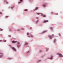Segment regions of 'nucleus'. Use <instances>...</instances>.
<instances>
[{"instance_id": "nucleus-38", "label": "nucleus", "mask_w": 63, "mask_h": 63, "mask_svg": "<svg viewBox=\"0 0 63 63\" xmlns=\"http://www.w3.org/2000/svg\"><path fill=\"white\" fill-rule=\"evenodd\" d=\"M9 31H11V30H9Z\"/></svg>"}, {"instance_id": "nucleus-31", "label": "nucleus", "mask_w": 63, "mask_h": 63, "mask_svg": "<svg viewBox=\"0 0 63 63\" xmlns=\"http://www.w3.org/2000/svg\"><path fill=\"white\" fill-rule=\"evenodd\" d=\"M51 14H53V12H52L51 13Z\"/></svg>"}, {"instance_id": "nucleus-24", "label": "nucleus", "mask_w": 63, "mask_h": 63, "mask_svg": "<svg viewBox=\"0 0 63 63\" xmlns=\"http://www.w3.org/2000/svg\"><path fill=\"white\" fill-rule=\"evenodd\" d=\"M4 2H7V0H4Z\"/></svg>"}, {"instance_id": "nucleus-9", "label": "nucleus", "mask_w": 63, "mask_h": 63, "mask_svg": "<svg viewBox=\"0 0 63 63\" xmlns=\"http://www.w3.org/2000/svg\"><path fill=\"white\" fill-rule=\"evenodd\" d=\"M53 58V56H52L51 58H49L50 59H52Z\"/></svg>"}, {"instance_id": "nucleus-36", "label": "nucleus", "mask_w": 63, "mask_h": 63, "mask_svg": "<svg viewBox=\"0 0 63 63\" xmlns=\"http://www.w3.org/2000/svg\"><path fill=\"white\" fill-rule=\"evenodd\" d=\"M6 3H7V4H8V2H6Z\"/></svg>"}, {"instance_id": "nucleus-8", "label": "nucleus", "mask_w": 63, "mask_h": 63, "mask_svg": "<svg viewBox=\"0 0 63 63\" xmlns=\"http://www.w3.org/2000/svg\"><path fill=\"white\" fill-rule=\"evenodd\" d=\"M2 55L0 56V58H2V57L3 56V55L1 54Z\"/></svg>"}, {"instance_id": "nucleus-10", "label": "nucleus", "mask_w": 63, "mask_h": 63, "mask_svg": "<svg viewBox=\"0 0 63 63\" xmlns=\"http://www.w3.org/2000/svg\"><path fill=\"white\" fill-rule=\"evenodd\" d=\"M28 11V9H25L24 10V11Z\"/></svg>"}, {"instance_id": "nucleus-17", "label": "nucleus", "mask_w": 63, "mask_h": 63, "mask_svg": "<svg viewBox=\"0 0 63 63\" xmlns=\"http://www.w3.org/2000/svg\"><path fill=\"white\" fill-rule=\"evenodd\" d=\"M27 35H29V33L28 32V33H27Z\"/></svg>"}, {"instance_id": "nucleus-15", "label": "nucleus", "mask_w": 63, "mask_h": 63, "mask_svg": "<svg viewBox=\"0 0 63 63\" xmlns=\"http://www.w3.org/2000/svg\"><path fill=\"white\" fill-rule=\"evenodd\" d=\"M43 7H46V5L45 4H43Z\"/></svg>"}, {"instance_id": "nucleus-40", "label": "nucleus", "mask_w": 63, "mask_h": 63, "mask_svg": "<svg viewBox=\"0 0 63 63\" xmlns=\"http://www.w3.org/2000/svg\"><path fill=\"white\" fill-rule=\"evenodd\" d=\"M1 29V28H0V30Z\"/></svg>"}, {"instance_id": "nucleus-39", "label": "nucleus", "mask_w": 63, "mask_h": 63, "mask_svg": "<svg viewBox=\"0 0 63 63\" xmlns=\"http://www.w3.org/2000/svg\"><path fill=\"white\" fill-rule=\"evenodd\" d=\"M10 37H11V35H10Z\"/></svg>"}, {"instance_id": "nucleus-28", "label": "nucleus", "mask_w": 63, "mask_h": 63, "mask_svg": "<svg viewBox=\"0 0 63 63\" xmlns=\"http://www.w3.org/2000/svg\"><path fill=\"white\" fill-rule=\"evenodd\" d=\"M28 37H30V36H28Z\"/></svg>"}, {"instance_id": "nucleus-27", "label": "nucleus", "mask_w": 63, "mask_h": 63, "mask_svg": "<svg viewBox=\"0 0 63 63\" xmlns=\"http://www.w3.org/2000/svg\"><path fill=\"white\" fill-rule=\"evenodd\" d=\"M6 17H8V16H6Z\"/></svg>"}, {"instance_id": "nucleus-21", "label": "nucleus", "mask_w": 63, "mask_h": 63, "mask_svg": "<svg viewBox=\"0 0 63 63\" xmlns=\"http://www.w3.org/2000/svg\"><path fill=\"white\" fill-rule=\"evenodd\" d=\"M17 46L18 47H20V45H17Z\"/></svg>"}, {"instance_id": "nucleus-25", "label": "nucleus", "mask_w": 63, "mask_h": 63, "mask_svg": "<svg viewBox=\"0 0 63 63\" xmlns=\"http://www.w3.org/2000/svg\"><path fill=\"white\" fill-rule=\"evenodd\" d=\"M4 42H6V40H4L3 41Z\"/></svg>"}, {"instance_id": "nucleus-16", "label": "nucleus", "mask_w": 63, "mask_h": 63, "mask_svg": "<svg viewBox=\"0 0 63 63\" xmlns=\"http://www.w3.org/2000/svg\"><path fill=\"white\" fill-rule=\"evenodd\" d=\"M50 29L52 30V29H53V28H52L51 27V28H50Z\"/></svg>"}, {"instance_id": "nucleus-6", "label": "nucleus", "mask_w": 63, "mask_h": 63, "mask_svg": "<svg viewBox=\"0 0 63 63\" xmlns=\"http://www.w3.org/2000/svg\"><path fill=\"white\" fill-rule=\"evenodd\" d=\"M38 9V7H36L35 8V11H36V10H37Z\"/></svg>"}, {"instance_id": "nucleus-35", "label": "nucleus", "mask_w": 63, "mask_h": 63, "mask_svg": "<svg viewBox=\"0 0 63 63\" xmlns=\"http://www.w3.org/2000/svg\"><path fill=\"white\" fill-rule=\"evenodd\" d=\"M0 14H2V13L1 12L0 13Z\"/></svg>"}, {"instance_id": "nucleus-18", "label": "nucleus", "mask_w": 63, "mask_h": 63, "mask_svg": "<svg viewBox=\"0 0 63 63\" xmlns=\"http://www.w3.org/2000/svg\"><path fill=\"white\" fill-rule=\"evenodd\" d=\"M30 36H31V37H33V35H32V34H30Z\"/></svg>"}, {"instance_id": "nucleus-13", "label": "nucleus", "mask_w": 63, "mask_h": 63, "mask_svg": "<svg viewBox=\"0 0 63 63\" xmlns=\"http://www.w3.org/2000/svg\"><path fill=\"white\" fill-rule=\"evenodd\" d=\"M46 16L45 15H44L43 16V17H45Z\"/></svg>"}, {"instance_id": "nucleus-20", "label": "nucleus", "mask_w": 63, "mask_h": 63, "mask_svg": "<svg viewBox=\"0 0 63 63\" xmlns=\"http://www.w3.org/2000/svg\"><path fill=\"white\" fill-rule=\"evenodd\" d=\"M56 40V39H54V43H55V41Z\"/></svg>"}, {"instance_id": "nucleus-3", "label": "nucleus", "mask_w": 63, "mask_h": 63, "mask_svg": "<svg viewBox=\"0 0 63 63\" xmlns=\"http://www.w3.org/2000/svg\"><path fill=\"white\" fill-rule=\"evenodd\" d=\"M57 54L58 55H59L60 57H63V56H62V55L61 54H59V53H58Z\"/></svg>"}, {"instance_id": "nucleus-34", "label": "nucleus", "mask_w": 63, "mask_h": 63, "mask_svg": "<svg viewBox=\"0 0 63 63\" xmlns=\"http://www.w3.org/2000/svg\"><path fill=\"white\" fill-rule=\"evenodd\" d=\"M30 29H32V28H31V27L30 28Z\"/></svg>"}, {"instance_id": "nucleus-4", "label": "nucleus", "mask_w": 63, "mask_h": 63, "mask_svg": "<svg viewBox=\"0 0 63 63\" xmlns=\"http://www.w3.org/2000/svg\"><path fill=\"white\" fill-rule=\"evenodd\" d=\"M17 42V41H13L12 42V43H16Z\"/></svg>"}, {"instance_id": "nucleus-22", "label": "nucleus", "mask_w": 63, "mask_h": 63, "mask_svg": "<svg viewBox=\"0 0 63 63\" xmlns=\"http://www.w3.org/2000/svg\"><path fill=\"white\" fill-rule=\"evenodd\" d=\"M21 30H24V28H21Z\"/></svg>"}, {"instance_id": "nucleus-23", "label": "nucleus", "mask_w": 63, "mask_h": 63, "mask_svg": "<svg viewBox=\"0 0 63 63\" xmlns=\"http://www.w3.org/2000/svg\"><path fill=\"white\" fill-rule=\"evenodd\" d=\"M2 30H3V29H1L0 30V31H2Z\"/></svg>"}, {"instance_id": "nucleus-26", "label": "nucleus", "mask_w": 63, "mask_h": 63, "mask_svg": "<svg viewBox=\"0 0 63 63\" xmlns=\"http://www.w3.org/2000/svg\"><path fill=\"white\" fill-rule=\"evenodd\" d=\"M58 13H56V15H58Z\"/></svg>"}, {"instance_id": "nucleus-7", "label": "nucleus", "mask_w": 63, "mask_h": 63, "mask_svg": "<svg viewBox=\"0 0 63 63\" xmlns=\"http://www.w3.org/2000/svg\"><path fill=\"white\" fill-rule=\"evenodd\" d=\"M47 32V31H44L42 32V33H45V32Z\"/></svg>"}, {"instance_id": "nucleus-1", "label": "nucleus", "mask_w": 63, "mask_h": 63, "mask_svg": "<svg viewBox=\"0 0 63 63\" xmlns=\"http://www.w3.org/2000/svg\"><path fill=\"white\" fill-rule=\"evenodd\" d=\"M53 36H54V34H52L51 36L50 35H49L48 36V37H49V38L50 39H51L53 38Z\"/></svg>"}, {"instance_id": "nucleus-11", "label": "nucleus", "mask_w": 63, "mask_h": 63, "mask_svg": "<svg viewBox=\"0 0 63 63\" xmlns=\"http://www.w3.org/2000/svg\"><path fill=\"white\" fill-rule=\"evenodd\" d=\"M28 43H25V45H28Z\"/></svg>"}, {"instance_id": "nucleus-32", "label": "nucleus", "mask_w": 63, "mask_h": 63, "mask_svg": "<svg viewBox=\"0 0 63 63\" xmlns=\"http://www.w3.org/2000/svg\"><path fill=\"white\" fill-rule=\"evenodd\" d=\"M0 54H2L1 53H0Z\"/></svg>"}, {"instance_id": "nucleus-12", "label": "nucleus", "mask_w": 63, "mask_h": 63, "mask_svg": "<svg viewBox=\"0 0 63 63\" xmlns=\"http://www.w3.org/2000/svg\"><path fill=\"white\" fill-rule=\"evenodd\" d=\"M36 14L37 15H40V14H41V13H36Z\"/></svg>"}, {"instance_id": "nucleus-41", "label": "nucleus", "mask_w": 63, "mask_h": 63, "mask_svg": "<svg viewBox=\"0 0 63 63\" xmlns=\"http://www.w3.org/2000/svg\"><path fill=\"white\" fill-rule=\"evenodd\" d=\"M39 61H41V60H39Z\"/></svg>"}, {"instance_id": "nucleus-19", "label": "nucleus", "mask_w": 63, "mask_h": 63, "mask_svg": "<svg viewBox=\"0 0 63 63\" xmlns=\"http://www.w3.org/2000/svg\"><path fill=\"white\" fill-rule=\"evenodd\" d=\"M14 7H15L14 6H13L12 7H11V8L13 9V8H14Z\"/></svg>"}, {"instance_id": "nucleus-2", "label": "nucleus", "mask_w": 63, "mask_h": 63, "mask_svg": "<svg viewBox=\"0 0 63 63\" xmlns=\"http://www.w3.org/2000/svg\"><path fill=\"white\" fill-rule=\"evenodd\" d=\"M12 49H13L14 51H16V49L15 47H12Z\"/></svg>"}, {"instance_id": "nucleus-37", "label": "nucleus", "mask_w": 63, "mask_h": 63, "mask_svg": "<svg viewBox=\"0 0 63 63\" xmlns=\"http://www.w3.org/2000/svg\"><path fill=\"white\" fill-rule=\"evenodd\" d=\"M17 31H19V30H17Z\"/></svg>"}, {"instance_id": "nucleus-14", "label": "nucleus", "mask_w": 63, "mask_h": 63, "mask_svg": "<svg viewBox=\"0 0 63 63\" xmlns=\"http://www.w3.org/2000/svg\"><path fill=\"white\" fill-rule=\"evenodd\" d=\"M20 1L21 2H19V3H21V2H22V0H20Z\"/></svg>"}, {"instance_id": "nucleus-29", "label": "nucleus", "mask_w": 63, "mask_h": 63, "mask_svg": "<svg viewBox=\"0 0 63 63\" xmlns=\"http://www.w3.org/2000/svg\"><path fill=\"white\" fill-rule=\"evenodd\" d=\"M17 44H19L20 43H19V42H18V43H17Z\"/></svg>"}, {"instance_id": "nucleus-5", "label": "nucleus", "mask_w": 63, "mask_h": 63, "mask_svg": "<svg viewBox=\"0 0 63 63\" xmlns=\"http://www.w3.org/2000/svg\"><path fill=\"white\" fill-rule=\"evenodd\" d=\"M48 22V20H44V22Z\"/></svg>"}, {"instance_id": "nucleus-33", "label": "nucleus", "mask_w": 63, "mask_h": 63, "mask_svg": "<svg viewBox=\"0 0 63 63\" xmlns=\"http://www.w3.org/2000/svg\"><path fill=\"white\" fill-rule=\"evenodd\" d=\"M0 41H2V40H0Z\"/></svg>"}, {"instance_id": "nucleus-30", "label": "nucleus", "mask_w": 63, "mask_h": 63, "mask_svg": "<svg viewBox=\"0 0 63 63\" xmlns=\"http://www.w3.org/2000/svg\"><path fill=\"white\" fill-rule=\"evenodd\" d=\"M29 52V51L27 52V53H28Z\"/></svg>"}]
</instances>
